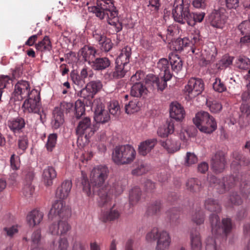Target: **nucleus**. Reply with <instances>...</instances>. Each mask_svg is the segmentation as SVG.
<instances>
[{
  "label": "nucleus",
  "instance_id": "f257e3e1",
  "mask_svg": "<svg viewBox=\"0 0 250 250\" xmlns=\"http://www.w3.org/2000/svg\"><path fill=\"white\" fill-rule=\"evenodd\" d=\"M108 173V169L105 166L94 167L91 171L89 183L87 176L83 172H82V185L83 191L87 196H90L92 192L97 193L99 196V203L103 205L109 200V197L107 195H105L108 186H103Z\"/></svg>",
  "mask_w": 250,
  "mask_h": 250
},
{
  "label": "nucleus",
  "instance_id": "f03ea898",
  "mask_svg": "<svg viewBox=\"0 0 250 250\" xmlns=\"http://www.w3.org/2000/svg\"><path fill=\"white\" fill-rule=\"evenodd\" d=\"M88 10L100 19H106L109 24L115 27L116 32L122 30V23L119 21L114 0H97L96 6L89 7Z\"/></svg>",
  "mask_w": 250,
  "mask_h": 250
},
{
  "label": "nucleus",
  "instance_id": "7ed1b4c3",
  "mask_svg": "<svg viewBox=\"0 0 250 250\" xmlns=\"http://www.w3.org/2000/svg\"><path fill=\"white\" fill-rule=\"evenodd\" d=\"M205 208L216 213H212L209 217V221L212 228V232L217 238L218 235H223L226 237L232 229V223L230 218H224L220 225V218L217 213L221 210V207L218 202L211 198H208L205 202Z\"/></svg>",
  "mask_w": 250,
  "mask_h": 250
},
{
  "label": "nucleus",
  "instance_id": "20e7f679",
  "mask_svg": "<svg viewBox=\"0 0 250 250\" xmlns=\"http://www.w3.org/2000/svg\"><path fill=\"white\" fill-rule=\"evenodd\" d=\"M190 1L188 0H174L172 11L174 20L179 23L186 22L194 26L196 22H201L204 19V12L190 13Z\"/></svg>",
  "mask_w": 250,
  "mask_h": 250
},
{
  "label": "nucleus",
  "instance_id": "39448f33",
  "mask_svg": "<svg viewBox=\"0 0 250 250\" xmlns=\"http://www.w3.org/2000/svg\"><path fill=\"white\" fill-rule=\"evenodd\" d=\"M157 67L160 71V78L149 74L146 77V82L148 86L151 85L152 87L157 88L158 90L162 91L167 86V81L171 78L172 74L170 72L168 61L165 58L159 61Z\"/></svg>",
  "mask_w": 250,
  "mask_h": 250
},
{
  "label": "nucleus",
  "instance_id": "423d86ee",
  "mask_svg": "<svg viewBox=\"0 0 250 250\" xmlns=\"http://www.w3.org/2000/svg\"><path fill=\"white\" fill-rule=\"evenodd\" d=\"M136 151L129 145L116 146L112 153V160L117 165L130 164L136 157Z\"/></svg>",
  "mask_w": 250,
  "mask_h": 250
},
{
  "label": "nucleus",
  "instance_id": "0eeeda50",
  "mask_svg": "<svg viewBox=\"0 0 250 250\" xmlns=\"http://www.w3.org/2000/svg\"><path fill=\"white\" fill-rule=\"evenodd\" d=\"M193 122L200 131L205 133H211L217 128L214 119L207 112H198L193 119Z\"/></svg>",
  "mask_w": 250,
  "mask_h": 250
},
{
  "label": "nucleus",
  "instance_id": "6e6552de",
  "mask_svg": "<svg viewBox=\"0 0 250 250\" xmlns=\"http://www.w3.org/2000/svg\"><path fill=\"white\" fill-rule=\"evenodd\" d=\"M210 186L213 187L219 193L222 194L230 188H234L239 184L237 176H229L224 177L221 180L215 176L211 175L208 178Z\"/></svg>",
  "mask_w": 250,
  "mask_h": 250
},
{
  "label": "nucleus",
  "instance_id": "1a4fd4ad",
  "mask_svg": "<svg viewBox=\"0 0 250 250\" xmlns=\"http://www.w3.org/2000/svg\"><path fill=\"white\" fill-rule=\"evenodd\" d=\"M146 240L148 242L157 240L156 250H168L171 243L169 233L166 231L159 232L156 228L146 234Z\"/></svg>",
  "mask_w": 250,
  "mask_h": 250
},
{
  "label": "nucleus",
  "instance_id": "9d476101",
  "mask_svg": "<svg viewBox=\"0 0 250 250\" xmlns=\"http://www.w3.org/2000/svg\"><path fill=\"white\" fill-rule=\"evenodd\" d=\"M22 108L24 112L38 114L40 115L41 120H42L41 112H42V108L41 103L40 93L37 90H31L29 97L23 104Z\"/></svg>",
  "mask_w": 250,
  "mask_h": 250
},
{
  "label": "nucleus",
  "instance_id": "9b49d317",
  "mask_svg": "<svg viewBox=\"0 0 250 250\" xmlns=\"http://www.w3.org/2000/svg\"><path fill=\"white\" fill-rule=\"evenodd\" d=\"M92 107L94 110V118L97 123L104 124L110 120V115L108 111L104 109V106L101 99L94 100Z\"/></svg>",
  "mask_w": 250,
  "mask_h": 250
},
{
  "label": "nucleus",
  "instance_id": "f8f14e48",
  "mask_svg": "<svg viewBox=\"0 0 250 250\" xmlns=\"http://www.w3.org/2000/svg\"><path fill=\"white\" fill-rule=\"evenodd\" d=\"M76 128V133L80 135H85L86 138L92 136L96 129L94 125H92L91 119L88 117H81Z\"/></svg>",
  "mask_w": 250,
  "mask_h": 250
},
{
  "label": "nucleus",
  "instance_id": "ddd939ff",
  "mask_svg": "<svg viewBox=\"0 0 250 250\" xmlns=\"http://www.w3.org/2000/svg\"><path fill=\"white\" fill-rule=\"evenodd\" d=\"M30 84L26 81H20L15 85L12 98L16 101H21L29 97L31 93Z\"/></svg>",
  "mask_w": 250,
  "mask_h": 250
},
{
  "label": "nucleus",
  "instance_id": "4468645a",
  "mask_svg": "<svg viewBox=\"0 0 250 250\" xmlns=\"http://www.w3.org/2000/svg\"><path fill=\"white\" fill-rule=\"evenodd\" d=\"M103 84L100 81H93L88 83L80 93V96L84 99L90 100L94 95L101 90Z\"/></svg>",
  "mask_w": 250,
  "mask_h": 250
},
{
  "label": "nucleus",
  "instance_id": "2eb2a0df",
  "mask_svg": "<svg viewBox=\"0 0 250 250\" xmlns=\"http://www.w3.org/2000/svg\"><path fill=\"white\" fill-rule=\"evenodd\" d=\"M185 91L190 98L194 97L199 94L204 89V83L203 80L199 78H191L185 86Z\"/></svg>",
  "mask_w": 250,
  "mask_h": 250
},
{
  "label": "nucleus",
  "instance_id": "dca6fc26",
  "mask_svg": "<svg viewBox=\"0 0 250 250\" xmlns=\"http://www.w3.org/2000/svg\"><path fill=\"white\" fill-rule=\"evenodd\" d=\"M49 214L63 219L64 218H68L71 215V210L65 202L60 200L56 201L52 205Z\"/></svg>",
  "mask_w": 250,
  "mask_h": 250
},
{
  "label": "nucleus",
  "instance_id": "f3484780",
  "mask_svg": "<svg viewBox=\"0 0 250 250\" xmlns=\"http://www.w3.org/2000/svg\"><path fill=\"white\" fill-rule=\"evenodd\" d=\"M208 20L211 26L217 29H222L226 21L225 10L223 8L214 10L209 16Z\"/></svg>",
  "mask_w": 250,
  "mask_h": 250
},
{
  "label": "nucleus",
  "instance_id": "a211bd4d",
  "mask_svg": "<svg viewBox=\"0 0 250 250\" xmlns=\"http://www.w3.org/2000/svg\"><path fill=\"white\" fill-rule=\"evenodd\" d=\"M68 218H60L56 222H53L49 228V232L53 235H65L71 228L67 222Z\"/></svg>",
  "mask_w": 250,
  "mask_h": 250
},
{
  "label": "nucleus",
  "instance_id": "6ab92c4d",
  "mask_svg": "<svg viewBox=\"0 0 250 250\" xmlns=\"http://www.w3.org/2000/svg\"><path fill=\"white\" fill-rule=\"evenodd\" d=\"M226 164V161L224 152L218 151L212 158L211 168L216 173L222 172L225 169Z\"/></svg>",
  "mask_w": 250,
  "mask_h": 250
},
{
  "label": "nucleus",
  "instance_id": "aec40b11",
  "mask_svg": "<svg viewBox=\"0 0 250 250\" xmlns=\"http://www.w3.org/2000/svg\"><path fill=\"white\" fill-rule=\"evenodd\" d=\"M146 78H145V80ZM145 84L143 83H137L133 84L131 90L130 95L134 97L137 98H145V97L147 94L148 92V89L153 90L157 89L155 87H152L151 85L148 86L146 84V81L145 82Z\"/></svg>",
  "mask_w": 250,
  "mask_h": 250
},
{
  "label": "nucleus",
  "instance_id": "412c9836",
  "mask_svg": "<svg viewBox=\"0 0 250 250\" xmlns=\"http://www.w3.org/2000/svg\"><path fill=\"white\" fill-rule=\"evenodd\" d=\"M88 75L87 68H83L79 74L76 71L73 70L70 73V78L73 83L75 84L78 88H82L85 84V79Z\"/></svg>",
  "mask_w": 250,
  "mask_h": 250
},
{
  "label": "nucleus",
  "instance_id": "4be33fe9",
  "mask_svg": "<svg viewBox=\"0 0 250 250\" xmlns=\"http://www.w3.org/2000/svg\"><path fill=\"white\" fill-rule=\"evenodd\" d=\"M97 51L98 50L92 46L84 45L79 51L80 57L91 65V62L94 60Z\"/></svg>",
  "mask_w": 250,
  "mask_h": 250
},
{
  "label": "nucleus",
  "instance_id": "5701e85b",
  "mask_svg": "<svg viewBox=\"0 0 250 250\" xmlns=\"http://www.w3.org/2000/svg\"><path fill=\"white\" fill-rule=\"evenodd\" d=\"M241 35L240 42L243 44H250V19L241 22L237 27Z\"/></svg>",
  "mask_w": 250,
  "mask_h": 250
},
{
  "label": "nucleus",
  "instance_id": "b1692460",
  "mask_svg": "<svg viewBox=\"0 0 250 250\" xmlns=\"http://www.w3.org/2000/svg\"><path fill=\"white\" fill-rule=\"evenodd\" d=\"M128 70L127 66L120 63L116 64L113 70L107 71L105 76H107L110 80L120 79L126 75Z\"/></svg>",
  "mask_w": 250,
  "mask_h": 250
},
{
  "label": "nucleus",
  "instance_id": "393cba45",
  "mask_svg": "<svg viewBox=\"0 0 250 250\" xmlns=\"http://www.w3.org/2000/svg\"><path fill=\"white\" fill-rule=\"evenodd\" d=\"M71 188V182L69 180H65L62 183L61 186L58 188L56 193V197L61 200L67 198Z\"/></svg>",
  "mask_w": 250,
  "mask_h": 250
},
{
  "label": "nucleus",
  "instance_id": "a878e982",
  "mask_svg": "<svg viewBox=\"0 0 250 250\" xmlns=\"http://www.w3.org/2000/svg\"><path fill=\"white\" fill-rule=\"evenodd\" d=\"M170 117L176 121H181L185 114L184 108L178 103H172L170 105Z\"/></svg>",
  "mask_w": 250,
  "mask_h": 250
},
{
  "label": "nucleus",
  "instance_id": "bb28decb",
  "mask_svg": "<svg viewBox=\"0 0 250 250\" xmlns=\"http://www.w3.org/2000/svg\"><path fill=\"white\" fill-rule=\"evenodd\" d=\"M43 214L38 209L30 211L27 216V222L30 227H34L39 225L42 221Z\"/></svg>",
  "mask_w": 250,
  "mask_h": 250
},
{
  "label": "nucleus",
  "instance_id": "cd10ccee",
  "mask_svg": "<svg viewBox=\"0 0 250 250\" xmlns=\"http://www.w3.org/2000/svg\"><path fill=\"white\" fill-rule=\"evenodd\" d=\"M111 64L110 60L107 57H99L91 62V66L95 70L102 71Z\"/></svg>",
  "mask_w": 250,
  "mask_h": 250
},
{
  "label": "nucleus",
  "instance_id": "c85d7f7f",
  "mask_svg": "<svg viewBox=\"0 0 250 250\" xmlns=\"http://www.w3.org/2000/svg\"><path fill=\"white\" fill-rule=\"evenodd\" d=\"M156 139L153 138L142 142L139 146V153L143 156L146 155L157 144Z\"/></svg>",
  "mask_w": 250,
  "mask_h": 250
},
{
  "label": "nucleus",
  "instance_id": "c756f323",
  "mask_svg": "<svg viewBox=\"0 0 250 250\" xmlns=\"http://www.w3.org/2000/svg\"><path fill=\"white\" fill-rule=\"evenodd\" d=\"M25 125V121L21 117L14 118L8 122V127L14 133L21 132Z\"/></svg>",
  "mask_w": 250,
  "mask_h": 250
},
{
  "label": "nucleus",
  "instance_id": "7c9ffc66",
  "mask_svg": "<svg viewBox=\"0 0 250 250\" xmlns=\"http://www.w3.org/2000/svg\"><path fill=\"white\" fill-rule=\"evenodd\" d=\"M131 55V48L126 46L124 47L116 61V64H121L127 66L130 60Z\"/></svg>",
  "mask_w": 250,
  "mask_h": 250
},
{
  "label": "nucleus",
  "instance_id": "2f4dec72",
  "mask_svg": "<svg viewBox=\"0 0 250 250\" xmlns=\"http://www.w3.org/2000/svg\"><path fill=\"white\" fill-rule=\"evenodd\" d=\"M174 130V123L172 120L167 121L166 124L160 126L157 130L158 135L165 138L172 134Z\"/></svg>",
  "mask_w": 250,
  "mask_h": 250
},
{
  "label": "nucleus",
  "instance_id": "473e14b6",
  "mask_svg": "<svg viewBox=\"0 0 250 250\" xmlns=\"http://www.w3.org/2000/svg\"><path fill=\"white\" fill-rule=\"evenodd\" d=\"M42 176L45 185L50 186L52 185V181L56 177L57 173L53 167H48L43 170Z\"/></svg>",
  "mask_w": 250,
  "mask_h": 250
},
{
  "label": "nucleus",
  "instance_id": "72a5a7b5",
  "mask_svg": "<svg viewBox=\"0 0 250 250\" xmlns=\"http://www.w3.org/2000/svg\"><path fill=\"white\" fill-rule=\"evenodd\" d=\"M53 117L51 124L53 128L56 129L59 128L63 123V114L60 109L55 108L53 111Z\"/></svg>",
  "mask_w": 250,
  "mask_h": 250
},
{
  "label": "nucleus",
  "instance_id": "f704fd0d",
  "mask_svg": "<svg viewBox=\"0 0 250 250\" xmlns=\"http://www.w3.org/2000/svg\"><path fill=\"white\" fill-rule=\"evenodd\" d=\"M124 190V188L121 185V183L118 182L116 184H115L114 186H113L112 188H109V187L108 186V188L107 189V193L105 194V195H107L108 197H109V200L107 201L104 204H99V205L101 206H106L107 205H111V204L110 202H111V197L110 195L111 194H114L116 195H118L120 194Z\"/></svg>",
  "mask_w": 250,
  "mask_h": 250
},
{
  "label": "nucleus",
  "instance_id": "c9c22d12",
  "mask_svg": "<svg viewBox=\"0 0 250 250\" xmlns=\"http://www.w3.org/2000/svg\"><path fill=\"white\" fill-rule=\"evenodd\" d=\"M190 45V41L188 39L185 38L183 39H177L172 42L170 45V49L176 51H181L184 47Z\"/></svg>",
  "mask_w": 250,
  "mask_h": 250
},
{
  "label": "nucleus",
  "instance_id": "e433bc0d",
  "mask_svg": "<svg viewBox=\"0 0 250 250\" xmlns=\"http://www.w3.org/2000/svg\"><path fill=\"white\" fill-rule=\"evenodd\" d=\"M190 243L192 250H201L202 243L200 233L196 230L190 232Z\"/></svg>",
  "mask_w": 250,
  "mask_h": 250
},
{
  "label": "nucleus",
  "instance_id": "4c0bfd02",
  "mask_svg": "<svg viewBox=\"0 0 250 250\" xmlns=\"http://www.w3.org/2000/svg\"><path fill=\"white\" fill-rule=\"evenodd\" d=\"M35 47L38 51L42 52L50 51L52 49V44L49 38L45 36L41 41L35 44Z\"/></svg>",
  "mask_w": 250,
  "mask_h": 250
},
{
  "label": "nucleus",
  "instance_id": "58836bf2",
  "mask_svg": "<svg viewBox=\"0 0 250 250\" xmlns=\"http://www.w3.org/2000/svg\"><path fill=\"white\" fill-rule=\"evenodd\" d=\"M232 156L234 160L231 164V168H234L239 165H247L250 163L249 160L242 156L238 152H234Z\"/></svg>",
  "mask_w": 250,
  "mask_h": 250
},
{
  "label": "nucleus",
  "instance_id": "ea45409f",
  "mask_svg": "<svg viewBox=\"0 0 250 250\" xmlns=\"http://www.w3.org/2000/svg\"><path fill=\"white\" fill-rule=\"evenodd\" d=\"M162 146L165 148L168 152L173 153L179 150L180 143L176 140L167 139L165 142H162Z\"/></svg>",
  "mask_w": 250,
  "mask_h": 250
},
{
  "label": "nucleus",
  "instance_id": "a19ab883",
  "mask_svg": "<svg viewBox=\"0 0 250 250\" xmlns=\"http://www.w3.org/2000/svg\"><path fill=\"white\" fill-rule=\"evenodd\" d=\"M170 63L173 71L178 73L183 67V61L178 55H172L169 57Z\"/></svg>",
  "mask_w": 250,
  "mask_h": 250
},
{
  "label": "nucleus",
  "instance_id": "79ce46f5",
  "mask_svg": "<svg viewBox=\"0 0 250 250\" xmlns=\"http://www.w3.org/2000/svg\"><path fill=\"white\" fill-rule=\"evenodd\" d=\"M187 189L192 192H197L201 188V184L199 180L195 178L189 179L186 183Z\"/></svg>",
  "mask_w": 250,
  "mask_h": 250
},
{
  "label": "nucleus",
  "instance_id": "37998d69",
  "mask_svg": "<svg viewBox=\"0 0 250 250\" xmlns=\"http://www.w3.org/2000/svg\"><path fill=\"white\" fill-rule=\"evenodd\" d=\"M119 211L113 208L109 211L104 212L102 214V219L104 222L113 221L118 219L120 216Z\"/></svg>",
  "mask_w": 250,
  "mask_h": 250
},
{
  "label": "nucleus",
  "instance_id": "c03bdc74",
  "mask_svg": "<svg viewBox=\"0 0 250 250\" xmlns=\"http://www.w3.org/2000/svg\"><path fill=\"white\" fill-rule=\"evenodd\" d=\"M162 208L161 203L159 201L151 203L148 207L147 214L149 216L157 215L159 214Z\"/></svg>",
  "mask_w": 250,
  "mask_h": 250
},
{
  "label": "nucleus",
  "instance_id": "a18cd8bd",
  "mask_svg": "<svg viewBox=\"0 0 250 250\" xmlns=\"http://www.w3.org/2000/svg\"><path fill=\"white\" fill-rule=\"evenodd\" d=\"M235 65L240 69H249L250 68V59L245 56H240L235 61Z\"/></svg>",
  "mask_w": 250,
  "mask_h": 250
},
{
  "label": "nucleus",
  "instance_id": "49530a36",
  "mask_svg": "<svg viewBox=\"0 0 250 250\" xmlns=\"http://www.w3.org/2000/svg\"><path fill=\"white\" fill-rule=\"evenodd\" d=\"M192 221L198 225L203 224L205 221V214L203 211L199 208L193 211L192 216Z\"/></svg>",
  "mask_w": 250,
  "mask_h": 250
},
{
  "label": "nucleus",
  "instance_id": "de8ad7c7",
  "mask_svg": "<svg viewBox=\"0 0 250 250\" xmlns=\"http://www.w3.org/2000/svg\"><path fill=\"white\" fill-rule=\"evenodd\" d=\"M141 195L140 188L136 187L133 188L129 192V203L131 205H135L139 201Z\"/></svg>",
  "mask_w": 250,
  "mask_h": 250
},
{
  "label": "nucleus",
  "instance_id": "09e8293b",
  "mask_svg": "<svg viewBox=\"0 0 250 250\" xmlns=\"http://www.w3.org/2000/svg\"><path fill=\"white\" fill-rule=\"evenodd\" d=\"M74 111L76 118L79 119L85 114V106L83 102L78 100L75 103Z\"/></svg>",
  "mask_w": 250,
  "mask_h": 250
},
{
  "label": "nucleus",
  "instance_id": "8fccbe9b",
  "mask_svg": "<svg viewBox=\"0 0 250 250\" xmlns=\"http://www.w3.org/2000/svg\"><path fill=\"white\" fill-rule=\"evenodd\" d=\"M58 136L56 133L50 134L47 137L45 147L48 152H52L56 147Z\"/></svg>",
  "mask_w": 250,
  "mask_h": 250
},
{
  "label": "nucleus",
  "instance_id": "3c124183",
  "mask_svg": "<svg viewBox=\"0 0 250 250\" xmlns=\"http://www.w3.org/2000/svg\"><path fill=\"white\" fill-rule=\"evenodd\" d=\"M169 222L172 226H177L180 223L179 212L176 208H172L167 212Z\"/></svg>",
  "mask_w": 250,
  "mask_h": 250
},
{
  "label": "nucleus",
  "instance_id": "603ef678",
  "mask_svg": "<svg viewBox=\"0 0 250 250\" xmlns=\"http://www.w3.org/2000/svg\"><path fill=\"white\" fill-rule=\"evenodd\" d=\"M140 104L138 100L130 101L128 104L125 106V112L129 114H132L138 111L140 109Z\"/></svg>",
  "mask_w": 250,
  "mask_h": 250
},
{
  "label": "nucleus",
  "instance_id": "864d4df0",
  "mask_svg": "<svg viewBox=\"0 0 250 250\" xmlns=\"http://www.w3.org/2000/svg\"><path fill=\"white\" fill-rule=\"evenodd\" d=\"M32 242L31 250H37V247L39 246L41 240V232L40 229H37L33 232L31 238Z\"/></svg>",
  "mask_w": 250,
  "mask_h": 250
},
{
  "label": "nucleus",
  "instance_id": "5fc2aeb1",
  "mask_svg": "<svg viewBox=\"0 0 250 250\" xmlns=\"http://www.w3.org/2000/svg\"><path fill=\"white\" fill-rule=\"evenodd\" d=\"M28 141L27 136H20L18 141L19 150L18 153L20 154H23L27 148Z\"/></svg>",
  "mask_w": 250,
  "mask_h": 250
},
{
  "label": "nucleus",
  "instance_id": "6e6d98bb",
  "mask_svg": "<svg viewBox=\"0 0 250 250\" xmlns=\"http://www.w3.org/2000/svg\"><path fill=\"white\" fill-rule=\"evenodd\" d=\"M177 32V28L174 26H169L167 29V34L165 37V35H163L161 33H159L158 35L161 38V39L164 41L167 39L169 40L171 39V37L174 36V35Z\"/></svg>",
  "mask_w": 250,
  "mask_h": 250
},
{
  "label": "nucleus",
  "instance_id": "4d7b16f0",
  "mask_svg": "<svg viewBox=\"0 0 250 250\" xmlns=\"http://www.w3.org/2000/svg\"><path fill=\"white\" fill-rule=\"evenodd\" d=\"M207 104L212 113H218L222 109V104L217 101H207Z\"/></svg>",
  "mask_w": 250,
  "mask_h": 250
},
{
  "label": "nucleus",
  "instance_id": "13d9d810",
  "mask_svg": "<svg viewBox=\"0 0 250 250\" xmlns=\"http://www.w3.org/2000/svg\"><path fill=\"white\" fill-rule=\"evenodd\" d=\"M233 57L229 56H224L219 62L217 65L218 68L223 69L227 68L232 63Z\"/></svg>",
  "mask_w": 250,
  "mask_h": 250
},
{
  "label": "nucleus",
  "instance_id": "bf43d9fd",
  "mask_svg": "<svg viewBox=\"0 0 250 250\" xmlns=\"http://www.w3.org/2000/svg\"><path fill=\"white\" fill-rule=\"evenodd\" d=\"M93 37L98 43V44H101V43L107 38L106 35H104V33L100 29H95L93 31Z\"/></svg>",
  "mask_w": 250,
  "mask_h": 250
},
{
  "label": "nucleus",
  "instance_id": "052dcab7",
  "mask_svg": "<svg viewBox=\"0 0 250 250\" xmlns=\"http://www.w3.org/2000/svg\"><path fill=\"white\" fill-rule=\"evenodd\" d=\"M99 45L100 49L102 51L107 52L110 51L113 48V43L110 38H106L105 40Z\"/></svg>",
  "mask_w": 250,
  "mask_h": 250
},
{
  "label": "nucleus",
  "instance_id": "680f3d73",
  "mask_svg": "<svg viewBox=\"0 0 250 250\" xmlns=\"http://www.w3.org/2000/svg\"><path fill=\"white\" fill-rule=\"evenodd\" d=\"M25 176L24 183L32 184V181L34 177V169L32 167H27L23 171Z\"/></svg>",
  "mask_w": 250,
  "mask_h": 250
},
{
  "label": "nucleus",
  "instance_id": "e2e57ef3",
  "mask_svg": "<svg viewBox=\"0 0 250 250\" xmlns=\"http://www.w3.org/2000/svg\"><path fill=\"white\" fill-rule=\"evenodd\" d=\"M18 226L14 225L11 227H5L3 229L2 233L8 237H12L18 232Z\"/></svg>",
  "mask_w": 250,
  "mask_h": 250
},
{
  "label": "nucleus",
  "instance_id": "0e129e2a",
  "mask_svg": "<svg viewBox=\"0 0 250 250\" xmlns=\"http://www.w3.org/2000/svg\"><path fill=\"white\" fill-rule=\"evenodd\" d=\"M161 6L160 0H149L147 7L150 10L152 14H156Z\"/></svg>",
  "mask_w": 250,
  "mask_h": 250
},
{
  "label": "nucleus",
  "instance_id": "69168bd1",
  "mask_svg": "<svg viewBox=\"0 0 250 250\" xmlns=\"http://www.w3.org/2000/svg\"><path fill=\"white\" fill-rule=\"evenodd\" d=\"M108 108L109 112L111 115L117 116L119 114L120 106L117 101H113L110 102Z\"/></svg>",
  "mask_w": 250,
  "mask_h": 250
},
{
  "label": "nucleus",
  "instance_id": "338daca9",
  "mask_svg": "<svg viewBox=\"0 0 250 250\" xmlns=\"http://www.w3.org/2000/svg\"><path fill=\"white\" fill-rule=\"evenodd\" d=\"M206 250H220L216 246V241L213 237H209L206 240Z\"/></svg>",
  "mask_w": 250,
  "mask_h": 250
},
{
  "label": "nucleus",
  "instance_id": "774afa93",
  "mask_svg": "<svg viewBox=\"0 0 250 250\" xmlns=\"http://www.w3.org/2000/svg\"><path fill=\"white\" fill-rule=\"evenodd\" d=\"M88 244L84 240L75 241L73 245L72 250H87Z\"/></svg>",
  "mask_w": 250,
  "mask_h": 250
}]
</instances>
